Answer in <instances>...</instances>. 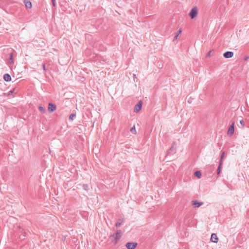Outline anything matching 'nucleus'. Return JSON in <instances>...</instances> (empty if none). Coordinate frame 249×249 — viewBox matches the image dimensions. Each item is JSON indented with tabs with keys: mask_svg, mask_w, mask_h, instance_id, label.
Returning <instances> with one entry per match:
<instances>
[{
	"mask_svg": "<svg viewBox=\"0 0 249 249\" xmlns=\"http://www.w3.org/2000/svg\"><path fill=\"white\" fill-rule=\"evenodd\" d=\"M122 231L120 230H118L116 233L110 236V238L112 237L114 238L113 243L114 244H116L119 241L121 237Z\"/></svg>",
	"mask_w": 249,
	"mask_h": 249,
	"instance_id": "1",
	"label": "nucleus"
},
{
	"mask_svg": "<svg viewBox=\"0 0 249 249\" xmlns=\"http://www.w3.org/2000/svg\"><path fill=\"white\" fill-rule=\"evenodd\" d=\"M197 14V8L194 7L189 13V16L191 19L194 18Z\"/></svg>",
	"mask_w": 249,
	"mask_h": 249,
	"instance_id": "2",
	"label": "nucleus"
},
{
	"mask_svg": "<svg viewBox=\"0 0 249 249\" xmlns=\"http://www.w3.org/2000/svg\"><path fill=\"white\" fill-rule=\"evenodd\" d=\"M137 244L134 242H128L126 244V247L128 249H134L137 247Z\"/></svg>",
	"mask_w": 249,
	"mask_h": 249,
	"instance_id": "3",
	"label": "nucleus"
},
{
	"mask_svg": "<svg viewBox=\"0 0 249 249\" xmlns=\"http://www.w3.org/2000/svg\"><path fill=\"white\" fill-rule=\"evenodd\" d=\"M56 109V106L52 103H49L48 105V111L50 112H53Z\"/></svg>",
	"mask_w": 249,
	"mask_h": 249,
	"instance_id": "4",
	"label": "nucleus"
},
{
	"mask_svg": "<svg viewBox=\"0 0 249 249\" xmlns=\"http://www.w3.org/2000/svg\"><path fill=\"white\" fill-rule=\"evenodd\" d=\"M142 106V103L141 102H139L135 106L134 109V111L135 112H138L139 111L141 108Z\"/></svg>",
	"mask_w": 249,
	"mask_h": 249,
	"instance_id": "5",
	"label": "nucleus"
},
{
	"mask_svg": "<svg viewBox=\"0 0 249 249\" xmlns=\"http://www.w3.org/2000/svg\"><path fill=\"white\" fill-rule=\"evenodd\" d=\"M233 53L230 51H227L224 53L223 56L225 58H230L233 56Z\"/></svg>",
	"mask_w": 249,
	"mask_h": 249,
	"instance_id": "6",
	"label": "nucleus"
},
{
	"mask_svg": "<svg viewBox=\"0 0 249 249\" xmlns=\"http://www.w3.org/2000/svg\"><path fill=\"white\" fill-rule=\"evenodd\" d=\"M234 124L232 123V124L229 127L228 134L231 136L234 133Z\"/></svg>",
	"mask_w": 249,
	"mask_h": 249,
	"instance_id": "7",
	"label": "nucleus"
},
{
	"mask_svg": "<svg viewBox=\"0 0 249 249\" xmlns=\"http://www.w3.org/2000/svg\"><path fill=\"white\" fill-rule=\"evenodd\" d=\"M218 238L216 234L213 233L211 235V240L213 243H217L218 242Z\"/></svg>",
	"mask_w": 249,
	"mask_h": 249,
	"instance_id": "8",
	"label": "nucleus"
},
{
	"mask_svg": "<svg viewBox=\"0 0 249 249\" xmlns=\"http://www.w3.org/2000/svg\"><path fill=\"white\" fill-rule=\"evenodd\" d=\"M192 205L195 207H199L203 205V202H199L197 200H193L192 201Z\"/></svg>",
	"mask_w": 249,
	"mask_h": 249,
	"instance_id": "9",
	"label": "nucleus"
},
{
	"mask_svg": "<svg viewBox=\"0 0 249 249\" xmlns=\"http://www.w3.org/2000/svg\"><path fill=\"white\" fill-rule=\"evenodd\" d=\"M3 79L5 81L9 82L11 81V77L9 74L6 73L3 75Z\"/></svg>",
	"mask_w": 249,
	"mask_h": 249,
	"instance_id": "10",
	"label": "nucleus"
},
{
	"mask_svg": "<svg viewBox=\"0 0 249 249\" xmlns=\"http://www.w3.org/2000/svg\"><path fill=\"white\" fill-rule=\"evenodd\" d=\"M25 6L27 8H31L32 7V3L30 1H24Z\"/></svg>",
	"mask_w": 249,
	"mask_h": 249,
	"instance_id": "11",
	"label": "nucleus"
},
{
	"mask_svg": "<svg viewBox=\"0 0 249 249\" xmlns=\"http://www.w3.org/2000/svg\"><path fill=\"white\" fill-rule=\"evenodd\" d=\"M123 222V219H119L118 221L116 222V224H115V226L116 227H119L121 224H122Z\"/></svg>",
	"mask_w": 249,
	"mask_h": 249,
	"instance_id": "12",
	"label": "nucleus"
},
{
	"mask_svg": "<svg viewBox=\"0 0 249 249\" xmlns=\"http://www.w3.org/2000/svg\"><path fill=\"white\" fill-rule=\"evenodd\" d=\"M194 175L198 178H200L201 177V173L199 171H197L195 172Z\"/></svg>",
	"mask_w": 249,
	"mask_h": 249,
	"instance_id": "13",
	"label": "nucleus"
},
{
	"mask_svg": "<svg viewBox=\"0 0 249 249\" xmlns=\"http://www.w3.org/2000/svg\"><path fill=\"white\" fill-rule=\"evenodd\" d=\"M38 109L42 113H45L46 112L45 108L42 106H39L38 107Z\"/></svg>",
	"mask_w": 249,
	"mask_h": 249,
	"instance_id": "14",
	"label": "nucleus"
},
{
	"mask_svg": "<svg viewBox=\"0 0 249 249\" xmlns=\"http://www.w3.org/2000/svg\"><path fill=\"white\" fill-rule=\"evenodd\" d=\"M130 132L133 134H136V130L135 128V126H133L131 129H130Z\"/></svg>",
	"mask_w": 249,
	"mask_h": 249,
	"instance_id": "15",
	"label": "nucleus"
},
{
	"mask_svg": "<svg viewBox=\"0 0 249 249\" xmlns=\"http://www.w3.org/2000/svg\"><path fill=\"white\" fill-rule=\"evenodd\" d=\"M75 115L74 114H71L70 116H69V120H73V119L75 118Z\"/></svg>",
	"mask_w": 249,
	"mask_h": 249,
	"instance_id": "16",
	"label": "nucleus"
},
{
	"mask_svg": "<svg viewBox=\"0 0 249 249\" xmlns=\"http://www.w3.org/2000/svg\"><path fill=\"white\" fill-rule=\"evenodd\" d=\"M83 187L84 190H85L86 191L88 190L89 186L87 184H83Z\"/></svg>",
	"mask_w": 249,
	"mask_h": 249,
	"instance_id": "17",
	"label": "nucleus"
},
{
	"mask_svg": "<svg viewBox=\"0 0 249 249\" xmlns=\"http://www.w3.org/2000/svg\"><path fill=\"white\" fill-rule=\"evenodd\" d=\"M15 89L11 90L9 91L8 95H12L14 92Z\"/></svg>",
	"mask_w": 249,
	"mask_h": 249,
	"instance_id": "18",
	"label": "nucleus"
},
{
	"mask_svg": "<svg viewBox=\"0 0 249 249\" xmlns=\"http://www.w3.org/2000/svg\"><path fill=\"white\" fill-rule=\"evenodd\" d=\"M225 155V152L223 151L222 152L221 155V160H222V159L224 158Z\"/></svg>",
	"mask_w": 249,
	"mask_h": 249,
	"instance_id": "19",
	"label": "nucleus"
},
{
	"mask_svg": "<svg viewBox=\"0 0 249 249\" xmlns=\"http://www.w3.org/2000/svg\"><path fill=\"white\" fill-rule=\"evenodd\" d=\"M221 164V162H220V163L218 167V169H217V173L218 174H219L220 172V166Z\"/></svg>",
	"mask_w": 249,
	"mask_h": 249,
	"instance_id": "20",
	"label": "nucleus"
},
{
	"mask_svg": "<svg viewBox=\"0 0 249 249\" xmlns=\"http://www.w3.org/2000/svg\"><path fill=\"white\" fill-rule=\"evenodd\" d=\"M181 29H180L178 31V32L177 33L176 35H178V36H179V35L181 33Z\"/></svg>",
	"mask_w": 249,
	"mask_h": 249,
	"instance_id": "21",
	"label": "nucleus"
},
{
	"mask_svg": "<svg viewBox=\"0 0 249 249\" xmlns=\"http://www.w3.org/2000/svg\"><path fill=\"white\" fill-rule=\"evenodd\" d=\"M240 124H241L243 126H244L245 125V122L243 120H241L240 121Z\"/></svg>",
	"mask_w": 249,
	"mask_h": 249,
	"instance_id": "22",
	"label": "nucleus"
},
{
	"mask_svg": "<svg viewBox=\"0 0 249 249\" xmlns=\"http://www.w3.org/2000/svg\"><path fill=\"white\" fill-rule=\"evenodd\" d=\"M174 150V147L172 146L170 148V150L168 151V153L171 152Z\"/></svg>",
	"mask_w": 249,
	"mask_h": 249,
	"instance_id": "23",
	"label": "nucleus"
},
{
	"mask_svg": "<svg viewBox=\"0 0 249 249\" xmlns=\"http://www.w3.org/2000/svg\"><path fill=\"white\" fill-rule=\"evenodd\" d=\"M52 4L53 6H55V0H52Z\"/></svg>",
	"mask_w": 249,
	"mask_h": 249,
	"instance_id": "24",
	"label": "nucleus"
},
{
	"mask_svg": "<svg viewBox=\"0 0 249 249\" xmlns=\"http://www.w3.org/2000/svg\"><path fill=\"white\" fill-rule=\"evenodd\" d=\"M178 37V35H176L174 36L173 41H175V40H177Z\"/></svg>",
	"mask_w": 249,
	"mask_h": 249,
	"instance_id": "25",
	"label": "nucleus"
},
{
	"mask_svg": "<svg viewBox=\"0 0 249 249\" xmlns=\"http://www.w3.org/2000/svg\"><path fill=\"white\" fill-rule=\"evenodd\" d=\"M42 67H43V69L44 71H46V68H45V65L44 64L42 66Z\"/></svg>",
	"mask_w": 249,
	"mask_h": 249,
	"instance_id": "26",
	"label": "nucleus"
},
{
	"mask_svg": "<svg viewBox=\"0 0 249 249\" xmlns=\"http://www.w3.org/2000/svg\"><path fill=\"white\" fill-rule=\"evenodd\" d=\"M12 56H13V54L12 53H10V59L11 60V62H12Z\"/></svg>",
	"mask_w": 249,
	"mask_h": 249,
	"instance_id": "27",
	"label": "nucleus"
},
{
	"mask_svg": "<svg viewBox=\"0 0 249 249\" xmlns=\"http://www.w3.org/2000/svg\"><path fill=\"white\" fill-rule=\"evenodd\" d=\"M211 53V51H210L208 52V56H210Z\"/></svg>",
	"mask_w": 249,
	"mask_h": 249,
	"instance_id": "28",
	"label": "nucleus"
},
{
	"mask_svg": "<svg viewBox=\"0 0 249 249\" xmlns=\"http://www.w3.org/2000/svg\"><path fill=\"white\" fill-rule=\"evenodd\" d=\"M248 58V57H247L246 58H245V60L247 59Z\"/></svg>",
	"mask_w": 249,
	"mask_h": 249,
	"instance_id": "29",
	"label": "nucleus"
}]
</instances>
